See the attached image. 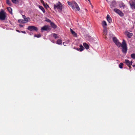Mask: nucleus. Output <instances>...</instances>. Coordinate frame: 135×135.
Here are the masks:
<instances>
[{"label":"nucleus","instance_id":"nucleus-1","mask_svg":"<svg viewBox=\"0 0 135 135\" xmlns=\"http://www.w3.org/2000/svg\"><path fill=\"white\" fill-rule=\"evenodd\" d=\"M120 47H122V51L124 54H125L127 52V44L124 40H123L122 44H120Z\"/></svg>","mask_w":135,"mask_h":135},{"label":"nucleus","instance_id":"nucleus-2","mask_svg":"<svg viewBox=\"0 0 135 135\" xmlns=\"http://www.w3.org/2000/svg\"><path fill=\"white\" fill-rule=\"evenodd\" d=\"M62 6L61 3L60 2H58L56 4H54V10H56V9H57L59 12H62Z\"/></svg>","mask_w":135,"mask_h":135},{"label":"nucleus","instance_id":"nucleus-3","mask_svg":"<svg viewBox=\"0 0 135 135\" xmlns=\"http://www.w3.org/2000/svg\"><path fill=\"white\" fill-rule=\"evenodd\" d=\"M6 13L3 9H1L0 12V19L1 20H4L6 17Z\"/></svg>","mask_w":135,"mask_h":135},{"label":"nucleus","instance_id":"nucleus-4","mask_svg":"<svg viewBox=\"0 0 135 135\" xmlns=\"http://www.w3.org/2000/svg\"><path fill=\"white\" fill-rule=\"evenodd\" d=\"M71 7L73 9L75 10L79 11V7L76 3L75 1H73L72 2Z\"/></svg>","mask_w":135,"mask_h":135},{"label":"nucleus","instance_id":"nucleus-5","mask_svg":"<svg viewBox=\"0 0 135 135\" xmlns=\"http://www.w3.org/2000/svg\"><path fill=\"white\" fill-rule=\"evenodd\" d=\"M27 29L28 30L31 31H37L38 30L37 27L34 26H29Z\"/></svg>","mask_w":135,"mask_h":135},{"label":"nucleus","instance_id":"nucleus-6","mask_svg":"<svg viewBox=\"0 0 135 135\" xmlns=\"http://www.w3.org/2000/svg\"><path fill=\"white\" fill-rule=\"evenodd\" d=\"M113 40L115 45L118 47H120V44L118 40L115 37H114L113 38Z\"/></svg>","mask_w":135,"mask_h":135},{"label":"nucleus","instance_id":"nucleus-7","mask_svg":"<svg viewBox=\"0 0 135 135\" xmlns=\"http://www.w3.org/2000/svg\"><path fill=\"white\" fill-rule=\"evenodd\" d=\"M124 63L129 67L130 69L132 64V61H130L129 60L126 59L125 60Z\"/></svg>","mask_w":135,"mask_h":135},{"label":"nucleus","instance_id":"nucleus-8","mask_svg":"<svg viewBox=\"0 0 135 135\" xmlns=\"http://www.w3.org/2000/svg\"><path fill=\"white\" fill-rule=\"evenodd\" d=\"M114 11L120 16H123V13L119 9L117 8H115L114 9Z\"/></svg>","mask_w":135,"mask_h":135},{"label":"nucleus","instance_id":"nucleus-9","mask_svg":"<svg viewBox=\"0 0 135 135\" xmlns=\"http://www.w3.org/2000/svg\"><path fill=\"white\" fill-rule=\"evenodd\" d=\"M50 29V27L49 26L45 25L42 27L41 29V31H47L49 30Z\"/></svg>","mask_w":135,"mask_h":135},{"label":"nucleus","instance_id":"nucleus-10","mask_svg":"<svg viewBox=\"0 0 135 135\" xmlns=\"http://www.w3.org/2000/svg\"><path fill=\"white\" fill-rule=\"evenodd\" d=\"M129 2L131 7L135 9V1L131 0Z\"/></svg>","mask_w":135,"mask_h":135},{"label":"nucleus","instance_id":"nucleus-11","mask_svg":"<svg viewBox=\"0 0 135 135\" xmlns=\"http://www.w3.org/2000/svg\"><path fill=\"white\" fill-rule=\"evenodd\" d=\"M107 31L106 28H104L103 31V36L105 39H107V38L106 37V35L107 34Z\"/></svg>","mask_w":135,"mask_h":135},{"label":"nucleus","instance_id":"nucleus-12","mask_svg":"<svg viewBox=\"0 0 135 135\" xmlns=\"http://www.w3.org/2000/svg\"><path fill=\"white\" fill-rule=\"evenodd\" d=\"M107 21L109 23L112 22V19L110 17V16L109 15H107Z\"/></svg>","mask_w":135,"mask_h":135},{"label":"nucleus","instance_id":"nucleus-13","mask_svg":"<svg viewBox=\"0 0 135 135\" xmlns=\"http://www.w3.org/2000/svg\"><path fill=\"white\" fill-rule=\"evenodd\" d=\"M126 34L128 38H131L133 35L132 33H130L128 31L126 32Z\"/></svg>","mask_w":135,"mask_h":135},{"label":"nucleus","instance_id":"nucleus-14","mask_svg":"<svg viewBox=\"0 0 135 135\" xmlns=\"http://www.w3.org/2000/svg\"><path fill=\"white\" fill-rule=\"evenodd\" d=\"M70 31L72 34L75 37H77V34L71 29H70Z\"/></svg>","mask_w":135,"mask_h":135},{"label":"nucleus","instance_id":"nucleus-15","mask_svg":"<svg viewBox=\"0 0 135 135\" xmlns=\"http://www.w3.org/2000/svg\"><path fill=\"white\" fill-rule=\"evenodd\" d=\"M102 25L104 28H106V26H107V24L105 21H103Z\"/></svg>","mask_w":135,"mask_h":135},{"label":"nucleus","instance_id":"nucleus-16","mask_svg":"<svg viewBox=\"0 0 135 135\" xmlns=\"http://www.w3.org/2000/svg\"><path fill=\"white\" fill-rule=\"evenodd\" d=\"M51 26L54 28H55L57 27V26L54 23L52 22H51L50 23Z\"/></svg>","mask_w":135,"mask_h":135},{"label":"nucleus","instance_id":"nucleus-17","mask_svg":"<svg viewBox=\"0 0 135 135\" xmlns=\"http://www.w3.org/2000/svg\"><path fill=\"white\" fill-rule=\"evenodd\" d=\"M119 6L120 8L122 7L123 9L124 8L126 7L125 5L122 2L121 3H119Z\"/></svg>","mask_w":135,"mask_h":135},{"label":"nucleus","instance_id":"nucleus-18","mask_svg":"<svg viewBox=\"0 0 135 135\" xmlns=\"http://www.w3.org/2000/svg\"><path fill=\"white\" fill-rule=\"evenodd\" d=\"M83 45L86 49H89V46L86 43H83Z\"/></svg>","mask_w":135,"mask_h":135},{"label":"nucleus","instance_id":"nucleus-19","mask_svg":"<svg viewBox=\"0 0 135 135\" xmlns=\"http://www.w3.org/2000/svg\"><path fill=\"white\" fill-rule=\"evenodd\" d=\"M7 8L9 13L11 14H12V8L10 7H7Z\"/></svg>","mask_w":135,"mask_h":135},{"label":"nucleus","instance_id":"nucleus-20","mask_svg":"<svg viewBox=\"0 0 135 135\" xmlns=\"http://www.w3.org/2000/svg\"><path fill=\"white\" fill-rule=\"evenodd\" d=\"M62 43V41L60 39L58 40L56 42V43L58 45H61Z\"/></svg>","mask_w":135,"mask_h":135},{"label":"nucleus","instance_id":"nucleus-21","mask_svg":"<svg viewBox=\"0 0 135 135\" xmlns=\"http://www.w3.org/2000/svg\"><path fill=\"white\" fill-rule=\"evenodd\" d=\"M18 22L20 23H24L26 22L24 21V20L22 19H20L18 20Z\"/></svg>","mask_w":135,"mask_h":135},{"label":"nucleus","instance_id":"nucleus-22","mask_svg":"<svg viewBox=\"0 0 135 135\" xmlns=\"http://www.w3.org/2000/svg\"><path fill=\"white\" fill-rule=\"evenodd\" d=\"M24 20L26 23L28 21H29L30 20V19L29 17H28L27 18L26 17L24 19Z\"/></svg>","mask_w":135,"mask_h":135},{"label":"nucleus","instance_id":"nucleus-23","mask_svg":"<svg viewBox=\"0 0 135 135\" xmlns=\"http://www.w3.org/2000/svg\"><path fill=\"white\" fill-rule=\"evenodd\" d=\"M38 7L44 13H45V9L42 6H39Z\"/></svg>","mask_w":135,"mask_h":135},{"label":"nucleus","instance_id":"nucleus-24","mask_svg":"<svg viewBox=\"0 0 135 135\" xmlns=\"http://www.w3.org/2000/svg\"><path fill=\"white\" fill-rule=\"evenodd\" d=\"M6 3L9 6H11L12 5V4L11 1L9 0H6Z\"/></svg>","mask_w":135,"mask_h":135},{"label":"nucleus","instance_id":"nucleus-25","mask_svg":"<svg viewBox=\"0 0 135 135\" xmlns=\"http://www.w3.org/2000/svg\"><path fill=\"white\" fill-rule=\"evenodd\" d=\"M84 49V47L81 45H80L79 50L80 51H82Z\"/></svg>","mask_w":135,"mask_h":135},{"label":"nucleus","instance_id":"nucleus-26","mask_svg":"<svg viewBox=\"0 0 135 135\" xmlns=\"http://www.w3.org/2000/svg\"><path fill=\"white\" fill-rule=\"evenodd\" d=\"M12 1L15 4H18L19 3V0H12Z\"/></svg>","mask_w":135,"mask_h":135},{"label":"nucleus","instance_id":"nucleus-27","mask_svg":"<svg viewBox=\"0 0 135 135\" xmlns=\"http://www.w3.org/2000/svg\"><path fill=\"white\" fill-rule=\"evenodd\" d=\"M42 2L44 3L43 4L44 6L45 7V8H48L49 7V6L47 4V3H46L45 4L44 2L43 1Z\"/></svg>","mask_w":135,"mask_h":135},{"label":"nucleus","instance_id":"nucleus-28","mask_svg":"<svg viewBox=\"0 0 135 135\" xmlns=\"http://www.w3.org/2000/svg\"><path fill=\"white\" fill-rule=\"evenodd\" d=\"M53 36L55 38V39L58 38L59 37L57 36V34L54 33L53 34Z\"/></svg>","mask_w":135,"mask_h":135},{"label":"nucleus","instance_id":"nucleus-29","mask_svg":"<svg viewBox=\"0 0 135 135\" xmlns=\"http://www.w3.org/2000/svg\"><path fill=\"white\" fill-rule=\"evenodd\" d=\"M123 63H121L119 65V67L120 68L122 69L123 68Z\"/></svg>","mask_w":135,"mask_h":135},{"label":"nucleus","instance_id":"nucleus-30","mask_svg":"<svg viewBox=\"0 0 135 135\" xmlns=\"http://www.w3.org/2000/svg\"><path fill=\"white\" fill-rule=\"evenodd\" d=\"M131 57L133 59H135V54H131Z\"/></svg>","mask_w":135,"mask_h":135},{"label":"nucleus","instance_id":"nucleus-31","mask_svg":"<svg viewBox=\"0 0 135 135\" xmlns=\"http://www.w3.org/2000/svg\"><path fill=\"white\" fill-rule=\"evenodd\" d=\"M41 36V35L40 34H38L37 35H35V37H36L38 38H39Z\"/></svg>","mask_w":135,"mask_h":135},{"label":"nucleus","instance_id":"nucleus-32","mask_svg":"<svg viewBox=\"0 0 135 135\" xmlns=\"http://www.w3.org/2000/svg\"><path fill=\"white\" fill-rule=\"evenodd\" d=\"M45 21L48 22H50V23H51V22H52L51 21L50 19L48 18H46L45 20Z\"/></svg>","mask_w":135,"mask_h":135},{"label":"nucleus","instance_id":"nucleus-33","mask_svg":"<svg viewBox=\"0 0 135 135\" xmlns=\"http://www.w3.org/2000/svg\"><path fill=\"white\" fill-rule=\"evenodd\" d=\"M68 5H71L72 4L69 1L68 2Z\"/></svg>","mask_w":135,"mask_h":135},{"label":"nucleus","instance_id":"nucleus-34","mask_svg":"<svg viewBox=\"0 0 135 135\" xmlns=\"http://www.w3.org/2000/svg\"><path fill=\"white\" fill-rule=\"evenodd\" d=\"M22 17L24 19L26 17V16L24 15H22Z\"/></svg>","mask_w":135,"mask_h":135},{"label":"nucleus","instance_id":"nucleus-35","mask_svg":"<svg viewBox=\"0 0 135 135\" xmlns=\"http://www.w3.org/2000/svg\"><path fill=\"white\" fill-rule=\"evenodd\" d=\"M88 1H89L90 3V4H91V7H92V4H91V2H90V0H88Z\"/></svg>","mask_w":135,"mask_h":135},{"label":"nucleus","instance_id":"nucleus-36","mask_svg":"<svg viewBox=\"0 0 135 135\" xmlns=\"http://www.w3.org/2000/svg\"><path fill=\"white\" fill-rule=\"evenodd\" d=\"M21 32L23 33H26V32L24 31H22Z\"/></svg>","mask_w":135,"mask_h":135},{"label":"nucleus","instance_id":"nucleus-37","mask_svg":"<svg viewBox=\"0 0 135 135\" xmlns=\"http://www.w3.org/2000/svg\"><path fill=\"white\" fill-rule=\"evenodd\" d=\"M19 26L21 27H23V26L21 24H20Z\"/></svg>","mask_w":135,"mask_h":135},{"label":"nucleus","instance_id":"nucleus-38","mask_svg":"<svg viewBox=\"0 0 135 135\" xmlns=\"http://www.w3.org/2000/svg\"><path fill=\"white\" fill-rule=\"evenodd\" d=\"M132 66L133 67H134V66H135V65H132Z\"/></svg>","mask_w":135,"mask_h":135},{"label":"nucleus","instance_id":"nucleus-39","mask_svg":"<svg viewBox=\"0 0 135 135\" xmlns=\"http://www.w3.org/2000/svg\"><path fill=\"white\" fill-rule=\"evenodd\" d=\"M16 31H17L18 32H20V31L19 30H16Z\"/></svg>","mask_w":135,"mask_h":135},{"label":"nucleus","instance_id":"nucleus-40","mask_svg":"<svg viewBox=\"0 0 135 135\" xmlns=\"http://www.w3.org/2000/svg\"><path fill=\"white\" fill-rule=\"evenodd\" d=\"M76 50H79V49L78 48H77L76 49Z\"/></svg>","mask_w":135,"mask_h":135},{"label":"nucleus","instance_id":"nucleus-41","mask_svg":"<svg viewBox=\"0 0 135 135\" xmlns=\"http://www.w3.org/2000/svg\"><path fill=\"white\" fill-rule=\"evenodd\" d=\"M112 3H115V2H114V1H112Z\"/></svg>","mask_w":135,"mask_h":135},{"label":"nucleus","instance_id":"nucleus-42","mask_svg":"<svg viewBox=\"0 0 135 135\" xmlns=\"http://www.w3.org/2000/svg\"><path fill=\"white\" fill-rule=\"evenodd\" d=\"M110 6H111V7L112 6V4L110 5Z\"/></svg>","mask_w":135,"mask_h":135},{"label":"nucleus","instance_id":"nucleus-43","mask_svg":"<svg viewBox=\"0 0 135 135\" xmlns=\"http://www.w3.org/2000/svg\"><path fill=\"white\" fill-rule=\"evenodd\" d=\"M63 44L64 45V42H63Z\"/></svg>","mask_w":135,"mask_h":135},{"label":"nucleus","instance_id":"nucleus-44","mask_svg":"<svg viewBox=\"0 0 135 135\" xmlns=\"http://www.w3.org/2000/svg\"><path fill=\"white\" fill-rule=\"evenodd\" d=\"M134 39H135V36H134Z\"/></svg>","mask_w":135,"mask_h":135},{"label":"nucleus","instance_id":"nucleus-45","mask_svg":"<svg viewBox=\"0 0 135 135\" xmlns=\"http://www.w3.org/2000/svg\"><path fill=\"white\" fill-rule=\"evenodd\" d=\"M64 46H65V44H64Z\"/></svg>","mask_w":135,"mask_h":135},{"label":"nucleus","instance_id":"nucleus-46","mask_svg":"<svg viewBox=\"0 0 135 135\" xmlns=\"http://www.w3.org/2000/svg\"><path fill=\"white\" fill-rule=\"evenodd\" d=\"M107 1V0H106Z\"/></svg>","mask_w":135,"mask_h":135}]
</instances>
